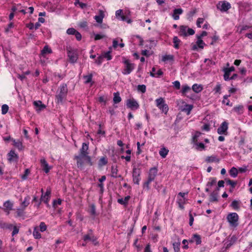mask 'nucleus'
<instances>
[{
    "label": "nucleus",
    "instance_id": "nucleus-1",
    "mask_svg": "<svg viewBox=\"0 0 252 252\" xmlns=\"http://www.w3.org/2000/svg\"><path fill=\"white\" fill-rule=\"evenodd\" d=\"M88 149L89 143H83L81 148L80 149V154L74 157V158L77 160L78 167H82L83 166L84 164L83 159L84 156L88 155Z\"/></svg>",
    "mask_w": 252,
    "mask_h": 252
},
{
    "label": "nucleus",
    "instance_id": "nucleus-2",
    "mask_svg": "<svg viewBox=\"0 0 252 252\" xmlns=\"http://www.w3.org/2000/svg\"><path fill=\"white\" fill-rule=\"evenodd\" d=\"M68 92L67 85L63 84L59 88L56 95V102L57 103H62L64 99L65 98Z\"/></svg>",
    "mask_w": 252,
    "mask_h": 252
},
{
    "label": "nucleus",
    "instance_id": "nucleus-3",
    "mask_svg": "<svg viewBox=\"0 0 252 252\" xmlns=\"http://www.w3.org/2000/svg\"><path fill=\"white\" fill-rule=\"evenodd\" d=\"M123 63H124L125 66L122 73L124 75L130 74L135 68V64L131 63L129 60L125 58L123 61Z\"/></svg>",
    "mask_w": 252,
    "mask_h": 252
},
{
    "label": "nucleus",
    "instance_id": "nucleus-4",
    "mask_svg": "<svg viewBox=\"0 0 252 252\" xmlns=\"http://www.w3.org/2000/svg\"><path fill=\"white\" fill-rule=\"evenodd\" d=\"M141 169L139 166H133L132 168V180L134 184L139 185L141 180Z\"/></svg>",
    "mask_w": 252,
    "mask_h": 252
},
{
    "label": "nucleus",
    "instance_id": "nucleus-5",
    "mask_svg": "<svg viewBox=\"0 0 252 252\" xmlns=\"http://www.w3.org/2000/svg\"><path fill=\"white\" fill-rule=\"evenodd\" d=\"M227 220L230 226L233 227L238 226L239 216L236 213H229L227 216Z\"/></svg>",
    "mask_w": 252,
    "mask_h": 252
},
{
    "label": "nucleus",
    "instance_id": "nucleus-6",
    "mask_svg": "<svg viewBox=\"0 0 252 252\" xmlns=\"http://www.w3.org/2000/svg\"><path fill=\"white\" fill-rule=\"evenodd\" d=\"M180 31L179 34L180 36H187L188 35H192L194 34V31L191 28H189L188 26L182 25L180 26Z\"/></svg>",
    "mask_w": 252,
    "mask_h": 252
},
{
    "label": "nucleus",
    "instance_id": "nucleus-7",
    "mask_svg": "<svg viewBox=\"0 0 252 252\" xmlns=\"http://www.w3.org/2000/svg\"><path fill=\"white\" fill-rule=\"evenodd\" d=\"M217 8L221 12H226L231 8V4L225 0L220 1L217 4Z\"/></svg>",
    "mask_w": 252,
    "mask_h": 252
},
{
    "label": "nucleus",
    "instance_id": "nucleus-8",
    "mask_svg": "<svg viewBox=\"0 0 252 252\" xmlns=\"http://www.w3.org/2000/svg\"><path fill=\"white\" fill-rule=\"evenodd\" d=\"M126 106L132 110H137L139 107L138 102L134 98L127 99L126 102Z\"/></svg>",
    "mask_w": 252,
    "mask_h": 252
},
{
    "label": "nucleus",
    "instance_id": "nucleus-9",
    "mask_svg": "<svg viewBox=\"0 0 252 252\" xmlns=\"http://www.w3.org/2000/svg\"><path fill=\"white\" fill-rule=\"evenodd\" d=\"M83 239L86 242L92 241L94 245L96 243L97 238L93 234V231L92 230H90L88 233L83 236Z\"/></svg>",
    "mask_w": 252,
    "mask_h": 252
},
{
    "label": "nucleus",
    "instance_id": "nucleus-10",
    "mask_svg": "<svg viewBox=\"0 0 252 252\" xmlns=\"http://www.w3.org/2000/svg\"><path fill=\"white\" fill-rule=\"evenodd\" d=\"M67 56L71 63H75L78 59V55L76 52L71 49H67Z\"/></svg>",
    "mask_w": 252,
    "mask_h": 252
},
{
    "label": "nucleus",
    "instance_id": "nucleus-11",
    "mask_svg": "<svg viewBox=\"0 0 252 252\" xmlns=\"http://www.w3.org/2000/svg\"><path fill=\"white\" fill-rule=\"evenodd\" d=\"M228 124L226 121L222 122L220 126L217 129L218 134L226 135L227 133V129L228 128Z\"/></svg>",
    "mask_w": 252,
    "mask_h": 252
},
{
    "label": "nucleus",
    "instance_id": "nucleus-12",
    "mask_svg": "<svg viewBox=\"0 0 252 252\" xmlns=\"http://www.w3.org/2000/svg\"><path fill=\"white\" fill-rule=\"evenodd\" d=\"M197 38V40L196 42V43L191 45V49L192 50H197L198 48L202 49L205 45V43L204 42L202 39L199 38L198 37Z\"/></svg>",
    "mask_w": 252,
    "mask_h": 252
},
{
    "label": "nucleus",
    "instance_id": "nucleus-13",
    "mask_svg": "<svg viewBox=\"0 0 252 252\" xmlns=\"http://www.w3.org/2000/svg\"><path fill=\"white\" fill-rule=\"evenodd\" d=\"M7 156L8 160L10 162L16 161L18 159V156L17 154H16L15 152L13 150H11L10 151V152L8 154Z\"/></svg>",
    "mask_w": 252,
    "mask_h": 252
},
{
    "label": "nucleus",
    "instance_id": "nucleus-14",
    "mask_svg": "<svg viewBox=\"0 0 252 252\" xmlns=\"http://www.w3.org/2000/svg\"><path fill=\"white\" fill-rule=\"evenodd\" d=\"M158 169L156 167L151 168L149 172L148 177V178L150 179V180L154 181L157 175Z\"/></svg>",
    "mask_w": 252,
    "mask_h": 252
},
{
    "label": "nucleus",
    "instance_id": "nucleus-15",
    "mask_svg": "<svg viewBox=\"0 0 252 252\" xmlns=\"http://www.w3.org/2000/svg\"><path fill=\"white\" fill-rule=\"evenodd\" d=\"M40 163L41 164V166L43 169V170L45 171V173H47L49 172L50 168L49 166V165L47 161H46L45 159L43 158L40 159Z\"/></svg>",
    "mask_w": 252,
    "mask_h": 252
},
{
    "label": "nucleus",
    "instance_id": "nucleus-16",
    "mask_svg": "<svg viewBox=\"0 0 252 252\" xmlns=\"http://www.w3.org/2000/svg\"><path fill=\"white\" fill-rule=\"evenodd\" d=\"M104 17V14L102 10H100L99 11V14L98 15H95L94 17V19L96 22L99 24H101L103 21V19Z\"/></svg>",
    "mask_w": 252,
    "mask_h": 252
},
{
    "label": "nucleus",
    "instance_id": "nucleus-17",
    "mask_svg": "<svg viewBox=\"0 0 252 252\" xmlns=\"http://www.w3.org/2000/svg\"><path fill=\"white\" fill-rule=\"evenodd\" d=\"M51 194L50 190H47L45 194H42L41 197V200L43 201L46 204H48V201L50 199V195Z\"/></svg>",
    "mask_w": 252,
    "mask_h": 252
},
{
    "label": "nucleus",
    "instance_id": "nucleus-18",
    "mask_svg": "<svg viewBox=\"0 0 252 252\" xmlns=\"http://www.w3.org/2000/svg\"><path fill=\"white\" fill-rule=\"evenodd\" d=\"M183 10L181 8L175 9L173 11L172 17L175 20L179 19V15L181 14Z\"/></svg>",
    "mask_w": 252,
    "mask_h": 252
},
{
    "label": "nucleus",
    "instance_id": "nucleus-19",
    "mask_svg": "<svg viewBox=\"0 0 252 252\" xmlns=\"http://www.w3.org/2000/svg\"><path fill=\"white\" fill-rule=\"evenodd\" d=\"M33 105L36 108H38L37 109V111H40L41 110H43V109L45 108V107H46L45 105L42 104V102L40 100L34 101Z\"/></svg>",
    "mask_w": 252,
    "mask_h": 252
},
{
    "label": "nucleus",
    "instance_id": "nucleus-20",
    "mask_svg": "<svg viewBox=\"0 0 252 252\" xmlns=\"http://www.w3.org/2000/svg\"><path fill=\"white\" fill-rule=\"evenodd\" d=\"M12 141L13 142L14 146L19 150H22L24 148L22 143L20 140L16 141L15 139H11Z\"/></svg>",
    "mask_w": 252,
    "mask_h": 252
},
{
    "label": "nucleus",
    "instance_id": "nucleus-21",
    "mask_svg": "<svg viewBox=\"0 0 252 252\" xmlns=\"http://www.w3.org/2000/svg\"><path fill=\"white\" fill-rule=\"evenodd\" d=\"M190 242H195L196 245H199L201 243V237L198 234H194L192 239L190 240Z\"/></svg>",
    "mask_w": 252,
    "mask_h": 252
},
{
    "label": "nucleus",
    "instance_id": "nucleus-22",
    "mask_svg": "<svg viewBox=\"0 0 252 252\" xmlns=\"http://www.w3.org/2000/svg\"><path fill=\"white\" fill-rule=\"evenodd\" d=\"M31 198L30 196L27 195L25 198L24 201L21 204V207L25 209L30 204V200Z\"/></svg>",
    "mask_w": 252,
    "mask_h": 252
},
{
    "label": "nucleus",
    "instance_id": "nucleus-23",
    "mask_svg": "<svg viewBox=\"0 0 252 252\" xmlns=\"http://www.w3.org/2000/svg\"><path fill=\"white\" fill-rule=\"evenodd\" d=\"M195 145V149L198 151H202L205 149V145L202 143H198L197 141L193 142Z\"/></svg>",
    "mask_w": 252,
    "mask_h": 252
},
{
    "label": "nucleus",
    "instance_id": "nucleus-24",
    "mask_svg": "<svg viewBox=\"0 0 252 252\" xmlns=\"http://www.w3.org/2000/svg\"><path fill=\"white\" fill-rule=\"evenodd\" d=\"M4 207L5 208V210L10 211L12 209L13 204L9 200L5 201L3 204ZM9 212L8 211L7 214H9Z\"/></svg>",
    "mask_w": 252,
    "mask_h": 252
},
{
    "label": "nucleus",
    "instance_id": "nucleus-25",
    "mask_svg": "<svg viewBox=\"0 0 252 252\" xmlns=\"http://www.w3.org/2000/svg\"><path fill=\"white\" fill-rule=\"evenodd\" d=\"M52 52V51L51 48H50L48 46L46 45L44 47L43 49L41 50V54L43 56H45L47 54H51Z\"/></svg>",
    "mask_w": 252,
    "mask_h": 252
},
{
    "label": "nucleus",
    "instance_id": "nucleus-26",
    "mask_svg": "<svg viewBox=\"0 0 252 252\" xmlns=\"http://www.w3.org/2000/svg\"><path fill=\"white\" fill-rule=\"evenodd\" d=\"M130 199L129 196H126L124 198H120L118 199V202L122 205L126 206L127 204L128 201Z\"/></svg>",
    "mask_w": 252,
    "mask_h": 252
},
{
    "label": "nucleus",
    "instance_id": "nucleus-27",
    "mask_svg": "<svg viewBox=\"0 0 252 252\" xmlns=\"http://www.w3.org/2000/svg\"><path fill=\"white\" fill-rule=\"evenodd\" d=\"M33 236L36 239H39L41 238V235L38 231L37 227H34L33 231Z\"/></svg>",
    "mask_w": 252,
    "mask_h": 252
},
{
    "label": "nucleus",
    "instance_id": "nucleus-28",
    "mask_svg": "<svg viewBox=\"0 0 252 252\" xmlns=\"http://www.w3.org/2000/svg\"><path fill=\"white\" fill-rule=\"evenodd\" d=\"M118 169L116 166L112 165L111 166V176L114 178H118Z\"/></svg>",
    "mask_w": 252,
    "mask_h": 252
},
{
    "label": "nucleus",
    "instance_id": "nucleus-29",
    "mask_svg": "<svg viewBox=\"0 0 252 252\" xmlns=\"http://www.w3.org/2000/svg\"><path fill=\"white\" fill-rule=\"evenodd\" d=\"M122 100L119 93H114L113 102L115 104L119 103Z\"/></svg>",
    "mask_w": 252,
    "mask_h": 252
},
{
    "label": "nucleus",
    "instance_id": "nucleus-30",
    "mask_svg": "<svg viewBox=\"0 0 252 252\" xmlns=\"http://www.w3.org/2000/svg\"><path fill=\"white\" fill-rule=\"evenodd\" d=\"M192 89L194 92L198 93L202 90L203 88L201 85L195 84L192 86Z\"/></svg>",
    "mask_w": 252,
    "mask_h": 252
},
{
    "label": "nucleus",
    "instance_id": "nucleus-31",
    "mask_svg": "<svg viewBox=\"0 0 252 252\" xmlns=\"http://www.w3.org/2000/svg\"><path fill=\"white\" fill-rule=\"evenodd\" d=\"M223 71L224 72L223 78L224 80L229 81L231 72L228 70L227 67L223 68Z\"/></svg>",
    "mask_w": 252,
    "mask_h": 252
},
{
    "label": "nucleus",
    "instance_id": "nucleus-32",
    "mask_svg": "<svg viewBox=\"0 0 252 252\" xmlns=\"http://www.w3.org/2000/svg\"><path fill=\"white\" fill-rule=\"evenodd\" d=\"M181 242L179 239L177 242H175L173 243V247L175 252H179L180 251V246Z\"/></svg>",
    "mask_w": 252,
    "mask_h": 252
},
{
    "label": "nucleus",
    "instance_id": "nucleus-33",
    "mask_svg": "<svg viewBox=\"0 0 252 252\" xmlns=\"http://www.w3.org/2000/svg\"><path fill=\"white\" fill-rule=\"evenodd\" d=\"M206 161L208 162H219L220 160L219 158H217V157L216 156H212L208 157L206 159Z\"/></svg>",
    "mask_w": 252,
    "mask_h": 252
},
{
    "label": "nucleus",
    "instance_id": "nucleus-34",
    "mask_svg": "<svg viewBox=\"0 0 252 252\" xmlns=\"http://www.w3.org/2000/svg\"><path fill=\"white\" fill-rule=\"evenodd\" d=\"M169 151L165 148H162L159 152V155L162 158H165L168 154Z\"/></svg>",
    "mask_w": 252,
    "mask_h": 252
},
{
    "label": "nucleus",
    "instance_id": "nucleus-35",
    "mask_svg": "<svg viewBox=\"0 0 252 252\" xmlns=\"http://www.w3.org/2000/svg\"><path fill=\"white\" fill-rule=\"evenodd\" d=\"M158 108L165 114L167 113L168 111V106L166 104L164 103L162 105L159 106V107H158Z\"/></svg>",
    "mask_w": 252,
    "mask_h": 252
},
{
    "label": "nucleus",
    "instance_id": "nucleus-36",
    "mask_svg": "<svg viewBox=\"0 0 252 252\" xmlns=\"http://www.w3.org/2000/svg\"><path fill=\"white\" fill-rule=\"evenodd\" d=\"M190 90V88L187 85L182 86L181 93L183 95H185Z\"/></svg>",
    "mask_w": 252,
    "mask_h": 252
},
{
    "label": "nucleus",
    "instance_id": "nucleus-37",
    "mask_svg": "<svg viewBox=\"0 0 252 252\" xmlns=\"http://www.w3.org/2000/svg\"><path fill=\"white\" fill-rule=\"evenodd\" d=\"M229 174L231 177L235 178L238 175V170L235 167H233L230 170Z\"/></svg>",
    "mask_w": 252,
    "mask_h": 252
},
{
    "label": "nucleus",
    "instance_id": "nucleus-38",
    "mask_svg": "<svg viewBox=\"0 0 252 252\" xmlns=\"http://www.w3.org/2000/svg\"><path fill=\"white\" fill-rule=\"evenodd\" d=\"M192 108L193 107L191 105L186 104L183 111L185 112L188 115H189Z\"/></svg>",
    "mask_w": 252,
    "mask_h": 252
},
{
    "label": "nucleus",
    "instance_id": "nucleus-39",
    "mask_svg": "<svg viewBox=\"0 0 252 252\" xmlns=\"http://www.w3.org/2000/svg\"><path fill=\"white\" fill-rule=\"evenodd\" d=\"M217 182L216 179L215 178H210L209 179V181L207 183V187H211L213 185H214Z\"/></svg>",
    "mask_w": 252,
    "mask_h": 252
},
{
    "label": "nucleus",
    "instance_id": "nucleus-40",
    "mask_svg": "<svg viewBox=\"0 0 252 252\" xmlns=\"http://www.w3.org/2000/svg\"><path fill=\"white\" fill-rule=\"evenodd\" d=\"M231 206L235 210H238L240 208L239 202L237 200H233L231 204Z\"/></svg>",
    "mask_w": 252,
    "mask_h": 252
},
{
    "label": "nucleus",
    "instance_id": "nucleus-41",
    "mask_svg": "<svg viewBox=\"0 0 252 252\" xmlns=\"http://www.w3.org/2000/svg\"><path fill=\"white\" fill-rule=\"evenodd\" d=\"M180 40L177 36H174L173 38L174 47L176 49L179 48V44L180 42Z\"/></svg>",
    "mask_w": 252,
    "mask_h": 252
},
{
    "label": "nucleus",
    "instance_id": "nucleus-42",
    "mask_svg": "<svg viewBox=\"0 0 252 252\" xmlns=\"http://www.w3.org/2000/svg\"><path fill=\"white\" fill-rule=\"evenodd\" d=\"M137 91L142 93H145L146 91V87L145 85H139L137 86Z\"/></svg>",
    "mask_w": 252,
    "mask_h": 252
},
{
    "label": "nucleus",
    "instance_id": "nucleus-43",
    "mask_svg": "<svg viewBox=\"0 0 252 252\" xmlns=\"http://www.w3.org/2000/svg\"><path fill=\"white\" fill-rule=\"evenodd\" d=\"M83 78L85 80L84 83L85 84H88L92 81L93 75L90 74L88 75L84 76Z\"/></svg>",
    "mask_w": 252,
    "mask_h": 252
},
{
    "label": "nucleus",
    "instance_id": "nucleus-44",
    "mask_svg": "<svg viewBox=\"0 0 252 252\" xmlns=\"http://www.w3.org/2000/svg\"><path fill=\"white\" fill-rule=\"evenodd\" d=\"M210 201L211 202L218 201L217 193L214 192H212L210 195Z\"/></svg>",
    "mask_w": 252,
    "mask_h": 252
},
{
    "label": "nucleus",
    "instance_id": "nucleus-45",
    "mask_svg": "<svg viewBox=\"0 0 252 252\" xmlns=\"http://www.w3.org/2000/svg\"><path fill=\"white\" fill-rule=\"evenodd\" d=\"M156 105L157 106L159 107V106L162 105L164 103H165V101L163 98L160 97L156 100Z\"/></svg>",
    "mask_w": 252,
    "mask_h": 252
},
{
    "label": "nucleus",
    "instance_id": "nucleus-46",
    "mask_svg": "<svg viewBox=\"0 0 252 252\" xmlns=\"http://www.w3.org/2000/svg\"><path fill=\"white\" fill-rule=\"evenodd\" d=\"M173 56L168 55H165L162 57V61L163 62H166L167 61H172L173 60Z\"/></svg>",
    "mask_w": 252,
    "mask_h": 252
},
{
    "label": "nucleus",
    "instance_id": "nucleus-47",
    "mask_svg": "<svg viewBox=\"0 0 252 252\" xmlns=\"http://www.w3.org/2000/svg\"><path fill=\"white\" fill-rule=\"evenodd\" d=\"M230 96V95H225L223 96V100H222V103L223 104H225L226 105H228V106H229L230 105L229 103H230V101L228 99V97H229Z\"/></svg>",
    "mask_w": 252,
    "mask_h": 252
},
{
    "label": "nucleus",
    "instance_id": "nucleus-48",
    "mask_svg": "<svg viewBox=\"0 0 252 252\" xmlns=\"http://www.w3.org/2000/svg\"><path fill=\"white\" fill-rule=\"evenodd\" d=\"M226 183L228 185H230L232 189H233L237 185V182L231 180L230 179L226 180Z\"/></svg>",
    "mask_w": 252,
    "mask_h": 252
},
{
    "label": "nucleus",
    "instance_id": "nucleus-49",
    "mask_svg": "<svg viewBox=\"0 0 252 252\" xmlns=\"http://www.w3.org/2000/svg\"><path fill=\"white\" fill-rule=\"evenodd\" d=\"M153 181L150 180L148 178V180L147 181H146L144 184H143V188L144 189H146L147 190H149L150 189V184Z\"/></svg>",
    "mask_w": 252,
    "mask_h": 252
},
{
    "label": "nucleus",
    "instance_id": "nucleus-50",
    "mask_svg": "<svg viewBox=\"0 0 252 252\" xmlns=\"http://www.w3.org/2000/svg\"><path fill=\"white\" fill-rule=\"evenodd\" d=\"M8 109H9V107H8V106L6 104H3L2 105V107H1V113L2 114H5L6 113H7L8 111Z\"/></svg>",
    "mask_w": 252,
    "mask_h": 252
},
{
    "label": "nucleus",
    "instance_id": "nucleus-51",
    "mask_svg": "<svg viewBox=\"0 0 252 252\" xmlns=\"http://www.w3.org/2000/svg\"><path fill=\"white\" fill-rule=\"evenodd\" d=\"M39 229L40 231L44 232L47 229V225L44 222H41L39 224Z\"/></svg>",
    "mask_w": 252,
    "mask_h": 252
},
{
    "label": "nucleus",
    "instance_id": "nucleus-52",
    "mask_svg": "<svg viewBox=\"0 0 252 252\" xmlns=\"http://www.w3.org/2000/svg\"><path fill=\"white\" fill-rule=\"evenodd\" d=\"M111 52L110 51H108L104 54H101V55L104 58H106L107 60H110L112 59V57L111 55Z\"/></svg>",
    "mask_w": 252,
    "mask_h": 252
},
{
    "label": "nucleus",
    "instance_id": "nucleus-53",
    "mask_svg": "<svg viewBox=\"0 0 252 252\" xmlns=\"http://www.w3.org/2000/svg\"><path fill=\"white\" fill-rule=\"evenodd\" d=\"M103 57L101 55L95 60V63L98 65H100L103 61Z\"/></svg>",
    "mask_w": 252,
    "mask_h": 252
},
{
    "label": "nucleus",
    "instance_id": "nucleus-54",
    "mask_svg": "<svg viewBox=\"0 0 252 252\" xmlns=\"http://www.w3.org/2000/svg\"><path fill=\"white\" fill-rule=\"evenodd\" d=\"M90 212L92 216H95L96 215L95 207L94 205H91Z\"/></svg>",
    "mask_w": 252,
    "mask_h": 252
},
{
    "label": "nucleus",
    "instance_id": "nucleus-55",
    "mask_svg": "<svg viewBox=\"0 0 252 252\" xmlns=\"http://www.w3.org/2000/svg\"><path fill=\"white\" fill-rule=\"evenodd\" d=\"M76 30L74 28H69L66 31V33L69 35H74Z\"/></svg>",
    "mask_w": 252,
    "mask_h": 252
},
{
    "label": "nucleus",
    "instance_id": "nucleus-56",
    "mask_svg": "<svg viewBox=\"0 0 252 252\" xmlns=\"http://www.w3.org/2000/svg\"><path fill=\"white\" fill-rule=\"evenodd\" d=\"M24 209L22 208H19V209H17V216L18 217H21L24 214Z\"/></svg>",
    "mask_w": 252,
    "mask_h": 252
},
{
    "label": "nucleus",
    "instance_id": "nucleus-57",
    "mask_svg": "<svg viewBox=\"0 0 252 252\" xmlns=\"http://www.w3.org/2000/svg\"><path fill=\"white\" fill-rule=\"evenodd\" d=\"M204 21V19L202 18H199L197 19L196 21V25L197 27L200 28L201 24H202Z\"/></svg>",
    "mask_w": 252,
    "mask_h": 252
},
{
    "label": "nucleus",
    "instance_id": "nucleus-58",
    "mask_svg": "<svg viewBox=\"0 0 252 252\" xmlns=\"http://www.w3.org/2000/svg\"><path fill=\"white\" fill-rule=\"evenodd\" d=\"M19 231V228L16 226H14L13 227V231L12 232V236H14L15 235L18 234Z\"/></svg>",
    "mask_w": 252,
    "mask_h": 252
},
{
    "label": "nucleus",
    "instance_id": "nucleus-59",
    "mask_svg": "<svg viewBox=\"0 0 252 252\" xmlns=\"http://www.w3.org/2000/svg\"><path fill=\"white\" fill-rule=\"evenodd\" d=\"M174 87L177 89L179 90L181 87L180 83L179 81H175L173 82Z\"/></svg>",
    "mask_w": 252,
    "mask_h": 252
},
{
    "label": "nucleus",
    "instance_id": "nucleus-60",
    "mask_svg": "<svg viewBox=\"0 0 252 252\" xmlns=\"http://www.w3.org/2000/svg\"><path fill=\"white\" fill-rule=\"evenodd\" d=\"M106 36L104 34H96L94 35V39L95 40L101 39L105 37Z\"/></svg>",
    "mask_w": 252,
    "mask_h": 252
},
{
    "label": "nucleus",
    "instance_id": "nucleus-61",
    "mask_svg": "<svg viewBox=\"0 0 252 252\" xmlns=\"http://www.w3.org/2000/svg\"><path fill=\"white\" fill-rule=\"evenodd\" d=\"M200 134H201L200 132H198V131L196 132L195 134H194V135L193 136V137L192 138V142L197 141V138H198V137H199Z\"/></svg>",
    "mask_w": 252,
    "mask_h": 252
},
{
    "label": "nucleus",
    "instance_id": "nucleus-62",
    "mask_svg": "<svg viewBox=\"0 0 252 252\" xmlns=\"http://www.w3.org/2000/svg\"><path fill=\"white\" fill-rule=\"evenodd\" d=\"M123 13V10L122 9H119V10H118L116 11V17L117 19H120V17H121V16L122 15H123L122 14Z\"/></svg>",
    "mask_w": 252,
    "mask_h": 252
},
{
    "label": "nucleus",
    "instance_id": "nucleus-63",
    "mask_svg": "<svg viewBox=\"0 0 252 252\" xmlns=\"http://www.w3.org/2000/svg\"><path fill=\"white\" fill-rule=\"evenodd\" d=\"M220 90L221 85L220 84H218L214 89L216 93H220Z\"/></svg>",
    "mask_w": 252,
    "mask_h": 252
},
{
    "label": "nucleus",
    "instance_id": "nucleus-64",
    "mask_svg": "<svg viewBox=\"0 0 252 252\" xmlns=\"http://www.w3.org/2000/svg\"><path fill=\"white\" fill-rule=\"evenodd\" d=\"M79 26L81 28H86L87 27L88 23L86 21H82L79 23Z\"/></svg>",
    "mask_w": 252,
    "mask_h": 252
}]
</instances>
